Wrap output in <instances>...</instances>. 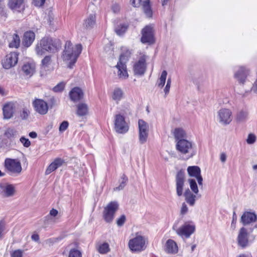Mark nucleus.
Masks as SVG:
<instances>
[{
    "label": "nucleus",
    "instance_id": "f257e3e1",
    "mask_svg": "<svg viewBox=\"0 0 257 257\" xmlns=\"http://www.w3.org/2000/svg\"><path fill=\"white\" fill-rule=\"evenodd\" d=\"M61 48V42L59 39L49 37H43L35 46V51L39 56H42L46 52L55 53Z\"/></svg>",
    "mask_w": 257,
    "mask_h": 257
},
{
    "label": "nucleus",
    "instance_id": "f03ea898",
    "mask_svg": "<svg viewBox=\"0 0 257 257\" xmlns=\"http://www.w3.org/2000/svg\"><path fill=\"white\" fill-rule=\"evenodd\" d=\"M82 49V47L80 44L74 46L70 41L66 42L62 58L64 61H70L68 66L69 68H72L76 63L78 56L81 53Z\"/></svg>",
    "mask_w": 257,
    "mask_h": 257
},
{
    "label": "nucleus",
    "instance_id": "7ed1b4c3",
    "mask_svg": "<svg viewBox=\"0 0 257 257\" xmlns=\"http://www.w3.org/2000/svg\"><path fill=\"white\" fill-rule=\"evenodd\" d=\"M176 148L181 154L185 155L186 159L193 157L196 154L192 143L186 139L178 141Z\"/></svg>",
    "mask_w": 257,
    "mask_h": 257
},
{
    "label": "nucleus",
    "instance_id": "20e7f679",
    "mask_svg": "<svg viewBox=\"0 0 257 257\" xmlns=\"http://www.w3.org/2000/svg\"><path fill=\"white\" fill-rule=\"evenodd\" d=\"M172 228L179 236L187 238L195 232L196 227L193 222L187 221L179 228H177V225L175 224Z\"/></svg>",
    "mask_w": 257,
    "mask_h": 257
},
{
    "label": "nucleus",
    "instance_id": "39448f33",
    "mask_svg": "<svg viewBox=\"0 0 257 257\" xmlns=\"http://www.w3.org/2000/svg\"><path fill=\"white\" fill-rule=\"evenodd\" d=\"M5 167L10 174L13 176L20 174L22 170L21 162L17 159H6Z\"/></svg>",
    "mask_w": 257,
    "mask_h": 257
},
{
    "label": "nucleus",
    "instance_id": "423d86ee",
    "mask_svg": "<svg viewBox=\"0 0 257 257\" xmlns=\"http://www.w3.org/2000/svg\"><path fill=\"white\" fill-rule=\"evenodd\" d=\"M118 207L119 204L117 201H111L107 205L103 211V218L106 222H110L112 221Z\"/></svg>",
    "mask_w": 257,
    "mask_h": 257
},
{
    "label": "nucleus",
    "instance_id": "0eeeda50",
    "mask_svg": "<svg viewBox=\"0 0 257 257\" xmlns=\"http://www.w3.org/2000/svg\"><path fill=\"white\" fill-rule=\"evenodd\" d=\"M146 241L144 237L141 235H137L135 238L130 239L128 242V246L133 251H141L145 250Z\"/></svg>",
    "mask_w": 257,
    "mask_h": 257
},
{
    "label": "nucleus",
    "instance_id": "6e6552de",
    "mask_svg": "<svg viewBox=\"0 0 257 257\" xmlns=\"http://www.w3.org/2000/svg\"><path fill=\"white\" fill-rule=\"evenodd\" d=\"M128 59L129 58L125 56V55L121 54L119 61L115 66L118 70L117 75L120 79H125L128 76L126 66Z\"/></svg>",
    "mask_w": 257,
    "mask_h": 257
},
{
    "label": "nucleus",
    "instance_id": "1a4fd4ad",
    "mask_svg": "<svg viewBox=\"0 0 257 257\" xmlns=\"http://www.w3.org/2000/svg\"><path fill=\"white\" fill-rule=\"evenodd\" d=\"M129 129V126L125 120L124 117L119 114H116L114 118V130L119 134H124Z\"/></svg>",
    "mask_w": 257,
    "mask_h": 257
},
{
    "label": "nucleus",
    "instance_id": "9d476101",
    "mask_svg": "<svg viewBox=\"0 0 257 257\" xmlns=\"http://www.w3.org/2000/svg\"><path fill=\"white\" fill-rule=\"evenodd\" d=\"M147 56L145 55L141 56L139 60L134 65L133 70L135 75H143L147 68L146 58Z\"/></svg>",
    "mask_w": 257,
    "mask_h": 257
},
{
    "label": "nucleus",
    "instance_id": "9b49d317",
    "mask_svg": "<svg viewBox=\"0 0 257 257\" xmlns=\"http://www.w3.org/2000/svg\"><path fill=\"white\" fill-rule=\"evenodd\" d=\"M18 53L15 52L7 54L2 62L3 67L8 69L15 66L18 63Z\"/></svg>",
    "mask_w": 257,
    "mask_h": 257
},
{
    "label": "nucleus",
    "instance_id": "f8f14e48",
    "mask_svg": "<svg viewBox=\"0 0 257 257\" xmlns=\"http://www.w3.org/2000/svg\"><path fill=\"white\" fill-rule=\"evenodd\" d=\"M132 5L134 7H138L142 6L143 11L146 16L151 18L152 16L153 12L150 5V0H131Z\"/></svg>",
    "mask_w": 257,
    "mask_h": 257
},
{
    "label": "nucleus",
    "instance_id": "ddd939ff",
    "mask_svg": "<svg viewBox=\"0 0 257 257\" xmlns=\"http://www.w3.org/2000/svg\"><path fill=\"white\" fill-rule=\"evenodd\" d=\"M141 42L144 43L153 44L155 42L153 27L146 26L142 31Z\"/></svg>",
    "mask_w": 257,
    "mask_h": 257
},
{
    "label": "nucleus",
    "instance_id": "4468645a",
    "mask_svg": "<svg viewBox=\"0 0 257 257\" xmlns=\"http://www.w3.org/2000/svg\"><path fill=\"white\" fill-rule=\"evenodd\" d=\"M218 118L219 122L223 124L227 125L232 120V112L229 109L222 108L218 111Z\"/></svg>",
    "mask_w": 257,
    "mask_h": 257
},
{
    "label": "nucleus",
    "instance_id": "2eb2a0df",
    "mask_svg": "<svg viewBox=\"0 0 257 257\" xmlns=\"http://www.w3.org/2000/svg\"><path fill=\"white\" fill-rule=\"evenodd\" d=\"M249 234L247 229L244 227L240 229L237 236V243L242 248H245L248 244Z\"/></svg>",
    "mask_w": 257,
    "mask_h": 257
},
{
    "label": "nucleus",
    "instance_id": "dca6fc26",
    "mask_svg": "<svg viewBox=\"0 0 257 257\" xmlns=\"http://www.w3.org/2000/svg\"><path fill=\"white\" fill-rule=\"evenodd\" d=\"M176 193L178 196L183 194V186L184 185V172L182 170L178 172L176 176Z\"/></svg>",
    "mask_w": 257,
    "mask_h": 257
},
{
    "label": "nucleus",
    "instance_id": "f3484780",
    "mask_svg": "<svg viewBox=\"0 0 257 257\" xmlns=\"http://www.w3.org/2000/svg\"><path fill=\"white\" fill-rule=\"evenodd\" d=\"M187 172L190 177L197 179L199 186L203 185V178L201 175V170L198 166H189L187 168Z\"/></svg>",
    "mask_w": 257,
    "mask_h": 257
},
{
    "label": "nucleus",
    "instance_id": "a211bd4d",
    "mask_svg": "<svg viewBox=\"0 0 257 257\" xmlns=\"http://www.w3.org/2000/svg\"><path fill=\"white\" fill-rule=\"evenodd\" d=\"M35 110L41 114H45L48 112L47 103L42 99H36L33 102Z\"/></svg>",
    "mask_w": 257,
    "mask_h": 257
},
{
    "label": "nucleus",
    "instance_id": "6ab92c4d",
    "mask_svg": "<svg viewBox=\"0 0 257 257\" xmlns=\"http://www.w3.org/2000/svg\"><path fill=\"white\" fill-rule=\"evenodd\" d=\"M257 220V215L254 212L249 211L244 212L240 218V222L244 225L254 222Z\"/></svg>",
    "mask_w": 257,
    "mask_h": 257
},
{
    "label": "nucleus",
    "instance_id": "aec40b11",
    "mask_svg": "<svg viewBox=\"0 0 257 257\" xmlns=\"http://www.w3.org/2000/svg\"><path fill=\"white\" fill-rule=\"evenodd\" d=\"M15 193V188L11 184L1 183L0 193L6 197L13 196Z\"/></svg>",
    "mask_w": 257,
    "mask_h": 257
},
{
    "label": "nucleus",
    "instance_id": "412c9836",
    "mask_svg": "<svg viewBox=\"0 0 257 257\" xmlns=\"http://www.w3.org/2000/svg\"><path fill=\"white\" fill-rule=\"evenodd\" d=\"M35 39V34L32 31H28L24 33L22 39V45L26 48L29 47Z\"/></svg>",
    "mask_w": 257,
    "mask_h": 257
},
{
    "label": "nucleus",
    "instance_id": "4be33fe9",
    "mask_svg": "<svg viewBox=\"0 0 257 257\" xmlns=\"http://www.w3.org/2000/svg\"><path fill=\"white\" fill-rule=\"evenodd\" d=\"M65 163V160L60 158H56L47 167L45 171V175L50 174L52 172L56 170L57 168L62 166Z\"/></svg>",
    "mask_w": 257,
    "mask_h": 257
},
{
    "label": "nucleus",
    "instance_id": "5701e85b",
    "mask_svg": "<svg viewBox=\"0 0 257 257\" xmlns=\"http://www.w3.org/2000/svg\"><path fill=\"white\" fill-rule=\"evenodd\" d=\"M24 0H9V7L14 11L21 12L24 10Z\"/></svg>",
    "mask_w": 257,
    "mask_h": 257
},
{
    "label": "nucleus",
    "instance_id": "b1692460",
    "mask_svg": "<svg viewBox=\"0 0 257 257\" xmlns=\"http://www.w3.org/2000/svg\"><path fill=\"white\" fill-rule=\"evenodd\" d=\"M248 74V70L244 67H241L239 68L238 70L235 73L234 77L240 83L243 84Z\"/></svg>",
    "mask_w": 257,
    "mask_h": 257
},
{
    "label": "nucleus",
    "instance_id": "393cba45",
    "mask_svg": "<svg viewBox=\"0 0 257 257\" xmlns=\"http://www.w3.org/2000/svg\"><path fill=\"white\" fill-rule=\"evenodd\" d=\"M69 96L71 100L76 101L82 98L83 92L81 88L76 87L70 91Z\"/></svg>",
    "mask_w": 257,
    "mask_h": 257
},
{
    "label": "nucleus",
    "instance_id": "a878e982",
    "mask_svg": "<svg viewBox=\"0 0 257 257\" xmlns=\"http://www.w3.org/2000/svg\"><path fill=\"white\" fill-rule=\"evenodd\" d=\"M165 250L168 253H176L178 251V246L173 240L169 239L166 243Z\"/></svg>",
    "mask_w": 257,
    "mask_h": 257
},
{
    "label": "nucleus",
    "instance_id": "bb28decb",
    "mask_svg": "<svg viewBox=\"0 0 257 257\" xmlns=\"http://www.w3.org/2000/svg\"><path fill=\"white\" fill-rule=\"evenodd\" d=\"M8 39L9 41V47L15 48H18L19 47L21 41L20 37L17 34L14 33L9 35Z\"/></svg>",
    "mask_w": 257,
    "mask_h": 257
},
{
    "label": "nucleus",
    "instance_id": "cd10ccee",
    "mask_svg": "<svg viewBox=\"0 0 257 257\" xmlns=\"http://www.w3.org/2000/svg\"><path fill=\"white\" fill-rule=\"evenodd\" d=\"M185 200L186 202L191 206H193L195 204L196 195L192 193L189 189H187L184 193Z\"/></svg>",
    "mask_w": 257,
    "mask_h": 257
},
{
    "label": "nucleus",
    "instance_id": "c85d7f7f",
    "mask_svg": "<svg viewBox=\"0 0 257 257\" xmlns=\"http://www.w3.org/2000/svg\"><path fill=\"white\" fill-rule=\"evenodd\" d=\"M14 105L12 103L6 104L3 107L4 117L5 119H10L14 113Z\"/></svg>",
    "mask_w": 257,
    "mask_h": 257
},
{
    "label": "nucleus",
    "instance_id": "c756f323",
    "mask_svg": "<svg viewBox=\"0 0 257 257\" xmlns=\"http://www.w3.org/2000/svg\"><path fill=\"white\" fill-rule=\"evenodd\" d=\"M88 112V107L86 104L81 103L77 105L76 114L78 116L86 115Z\"/></svg>",
    "mask_w": 257,
    "mask_h": 257
},
{
    "label": "nucleus",
    "instance_id": "7c9ffc66",
    "mask_svg": "<svg viewBox=\"0 0 257 257\" xmlns=\"http://www.w3.org/2000/svg\"><path fill=\"white\" fill-rule=\"evenodd\" d=\"M35 70V66L33 63H28L25 64L22 67V71L30 77L33 75Z\"/></svg>",
    "mask_w": 257,
    "mask_h": 257
},
{
    "label": "nucleus",
    "instance_id": "2f4dec72",
    "mask_svg": "<svg viewBox=\"0 0 257 257\" xmlns=\"http://www.w3.org/2000/svg\"><path fill=\"white\" fill-rule=\"evenodd\" d=\"M95 16L94 14H90L84 21L83 27L88 29L92 28L95 24Z\"/></svg>",
    "mask_w": 257,
    "mask_h": 257
},
{
    "label": "nucleus",
    "instance_id": "473e14b6",
    "mask_svg": "<svg viewBox=\"0 0 257 257\" xmlns=\"http://www.w3.org/2000/svg\"><path fill=\"white\" fill-rule=\"evenodd\" d=\"M174 136L176 143L179 140H186V134L182 128H175L174 132Z\"/></svg>",
    "mask_w": 257,
    "mask_h": 257
},
{
    "label": "nucleus",
    "instance_id": "72a5a7b5",
    "mask_svg": "<svg viewBox=\"0 0 257 257\" xmlns=\"http://www.w3.org/2000/svg\"><path fill=\"white\" fill-rule=\"evenodd\" d=\"M248 116V112L246 110H241L238 111L236 116V121L238 122L245 121Z\"/></svg>",
    "mask_w": 257,
    "mask_h": 257
},
{
    "label": "nucleus",
    "instance_id": "f704fd0d",
    "mask_svg": "<svg viewBox=\"0 0 257 257\" xmlns=\"http://www.w3.org/2000/svg\"><path fill=\"white\" fill-rule=\"evenodd\" d=\"M123 91L119 88H116L114 89L112 98L116 101H119L123 96Z\"/></svg>",
    "mask_w": 257,
    "mask_h": 257
},
{
    "label": "nucleus",
    "instance_id": "c9c22d12",
    "mask_svg": "<svg viewBox=\"0 0 257 257\" xmlns=\"http://www.w3.org/2000/svg\"><path fill=\"white\" fill-rule=\"evenodd\" d=\"M139 132H149L148 124L143 119H139L138 121Z\"/></svg>",
    "mask_w": 257,
    "mask_h": 257
},
{
    "label": "nucleus",
    "instance_id": "e433bc0d",
    "mask_svg": "<svg viewBox=\"0 0 257 257\" xmlns=\"http://www.w3.org/2000/svg\"><path fill=\"white\" fill-rule=\"evenodd\" d=\"M128 25L126 24H120L115 28V33L119 36L123 35L127 30Z\"/></svg>",
    "mask_w": 257,
    "mask_h": 257
},
{
    "label": "nucleus",
    "instance_id": "4c0bfd02",
    "mask_svg": "<svg viewBox=\"0 0 257 257\" xmlns=\"http://www.w3.org/2000/svg\"><path fill=\"white\" fill-rule=\"evenodd\" d=\"M188 182L190 184V189L192 192L194 194H197L199 192V190L196 181L193 179H189L188 180Z\"/></svg>",
    "mask_w": 257,
    "mask_h": 257
},
{
    "label": "nucleus",
    "instance_id": "58836bf2",
    "mask_svg": "<svg viewBox=\"0 0 257 257\" xmlns=\"http://www.w3.org/2000/svg\"><path fill=\"white\" fill-rule=\"evenodd\" d=\"M98 251L100 253L105 254L109 251V244L104 242L100 245L98 248Z\"/></svg>",
    "mask_w": 257,
    "mask_h": 257
},
{
    "label": "nucleus",
    "instance_id": "ea45409f",
    "mask_svg": "<svg viewBox=\"0 0 257 257\" xmlns=\"http://www.w3.org/2000/svg\"><path fill=\"white\" fill-rule=\"evenodd\" d=\"M149 136V132H139V140L141 144L146 143Z\"/></svg>",
    "mask_w": 257,
    "mask_h": 257
},
{
    "label": "nucleus",
    "instance_id": "a19ab883",
    "mask_svg": "<svg viewBox=\"0 0 257 257\" xmlns=\"http://www.w3.org/2000/svg\"><path fill=\"white\" fill-rule=\"evenodd\" d=\"M167 75V72L166 70L162 71L161 77L159 78V82L158 83V86L163 87L165 84L166 79Z\"/></svg>",
    "mask_w": 257,
    "mask_h": 257
},
{
    "label": "nucleus",
    "instance_id": "79ce46f5",
    "mask_svg": "<svg viewBox=\"0 0 257 257\" xmlns=\"http://www.w3.org/2000/svg\"><path fill=\"white\" fill-rule=\"evenodd\" d=\"M121 180L122 181L120 185L118 187L114 188V190H120L124 188L128 180L127 177L124 174H123L121 177Z\"/></svg>",
    "mask_w": 257,
    "mask_h": 257
},
{
    "label": "nucleus",
    "instance_id": "37998d69",
    "mask_svg": "<svg viewBox=\"0 0 257 257\" xmlns=\"http://www.w3.org/2000/svg\"><path fill=\"white\" fill-rule=\"evenodd\" d=\"M65 86V83L61 82L53 88V91L55 92H59L63 90Z\"/></svg>",
    "mask_w": 257,
    "mask_h": 257
},
{
    "label": "nucleus",
    "instance_id": "c03bdc74",
    "mask_svg": "<svg viewBox=\"0 0 257 257\" xmlns=\"http://www.w3.org/2000/svg\"><path fill=\"white\" fill-rule=\"evenodd\" d=\"M17 131L11 128L8 129L5 133V135L6 137H7L9 139H11L15 137V136L16 135Z\"/></svg>",
    "mask_w": 257,
    "mask_h": 257
},
{
    "label": "nucleus",
    "instance_id": "a18cd8bd",
    "mask_svg": "<svg viewBox=\"0 0 257 257\" xmlns=\"http://www.w3.org/2000/svg\"><path fill=\"white\" fill-rule=\"evenodd\" d=\"M81 252L77 249H72L69 252V257H81Z\"/></svg>",
    "mask_w": 257,
    "mask_h": 257
},
{
    "label": "nucleus",
    "instance_id": "49530a36",
    "mask_svg": "<svg viewBox=\"0 0 257 257\" xmlns=\"http://www.w3.org/2000/svg\"><path fill=\"white\" fill-rule=\"evenodd\" d=\"M24 251L21 249H17L11 253V257H23Z\"/></svg>",
    "mask_w": 257,
    "mask_h": 257
},
{
    "label": "nucleus",
    "instance_id": "de8ad7c7",
    "mask_svg": "<svg viewBox=\"0 0 257 257\" xmlns=\"http://www.w3.org/2000/svg\"><path fill=\"white\" fill-rule=\"evenodd\" d=\"M20 141L25 147L28 148L31 145V142L29 140L24 137H22L20 138Z\"/></svg>",
    "mask_w": 257,
    "mask_h": 257
},
{
    "label": "nucleus",
    "instance_id": "09e8293b",
    "mask_svg": "<svg viewBox=\"0 0 257 257\" xmlns=\"http://www.w3.org/2000/svg\"><path fill=\"white\" fill-rule=\"evenodd\" d=\"M256 141V137L253 134H249L246 140V142L248 144H252L255 143Z\"/></svg>",
    "mask_w": 257,
    "mask_h": 257
},
{
    "label": "nucleus",
    "instance_id": "8fccbe9b",
    "mask_svg": "<svg viewBox=\"0 0 257 257\" xmlns=\"http://www.w3.org/2000/svg\"><path fill=\"white\" fill-rule=\"evenodd\" d=\"M51 57L50 56H45L42 60V64L45 66H48L51 62Z\"/></svg>",
    "mask_w": 257,
    "mask_h": 257
},
{
    "label": "nucleus",
    "instance_id": "3c124183",
    "mask_svg": "<svg viewBox=\"0 0 257 257\" xmlns=\"http://www.w3.org/2000/svg\"><path fill=\"white\" fill-rule=\"evenodd\" d=\"M6 229V222L4 220H1L0 221V238H2L3 237V232Z\"/></svg>",
    "mask_w": 257,
    "mask_h": 257
},
{
    "label": "nucleus",
    "instance_id": "603ef678",
    "mask_svg": "<svg viewBox=\"0 0 257 257\" xmlns=\"http://www.w3.org/2000/svg\"><path fill=\"white\" fill-rule=\"evenodd\" d=\"M126 218L124 215H122L116 221L117 225L121 226L125 222Z\"/></svg>",
    "mask_w": 257,
    "mask_h": 257
},
{
    "label": "nucleus",
    "instance_id": "864d4df0",
    "mask_svg": "<svg viewBox=\"0 0 257 257\" xmlns=\"http://www.w3.org/2000/svg\"><path fill=\"white\" fill-rule=\"evenodd\" d=\"M68 122L66 121H63L60 125L59 131L63 132L65 131L68 126Z\"/></svg>",
    "mask_w": 257,
    "mask_h": 257
},
{
    "label": "nucleus",
    "instance_id": "5fc2aeb1",
    "mask_svg": "<svg viewBox=\"0 0 257 257\" xmlns=\"http://www.w3.org/2000/svg\"><path fill=\"white\" fill-rule=\"evenodd\" d=\"M171 78H168L167 82V84L164 89V92L165 94L167 95L170 90V86H171Z\"/></svg>",
    "mask_w": 257,
    "mask_h": 257
},
{
    "label": "nucleus",
    "instance_id": "6e6d98bb",
    "mask_svg": "<svg viewBox=\"0 0 257 257\" xmlns=\"http://www.w3.org/2000/svg\"><path fill=\"white\" fill-rule=\"evenodd\" d=\"M45 1L46 0H34L33 3L34 5L37 7H41L44 4Z\"/></svg>",
    "mask_w": 257,
    "mask_h": 257
},
{
    "label": "nucleus",
    "instance_id": "4d7b16f0",
    "mask_svg": "<svg viewBox=\"0 0 257 257\" xmlns=\"http://www.w3.org/2000/svg\"><path fill=\"white\" fill-rule=\"evenodd\" d=\"M188 207L185 203H183L182 205L181 209V214L182 215L185 214L188 211Z\"/></svg>",
    "mask_w": 257,
    "mask_h": 257
},
{
    "label": "nucleus",
    "instance_id": "13d9d810",
    "mask_svg": "<svg viewBox=\"0 0 257 257\" xmlns=\"http://www.w3.org/2000/svg\"><path fill=\"white\" fill-rule=\"evenodd\" d=\"M28 116L27 110L23 109L22 112L21 113V117L23 119H26Z\"/></svg>",
    "mask_w": 257,
    "mask_h": 257
},
{
    "label": "nucleus",
    "instance_id": "bf43d9fd",
    "mask_svg": "<svg viewBox=\"0 0 257 257\" xmlns=\"http://www.w3.org/2000/svg\"><path fill=\"white\" fill-rule=\"evenodd\" d=\"M120 9V7L117 4H114L112 6V10L115 13H117Z\"/></svg>",
    "mask_w": 257,
    "mask_h": 257
},
{
    "label": "nucleus",
    "instance_id": "052dcab7",
    "mask_svg": "<svg viewBox=\"0 0 257 257\" xmlns=\"http://www.w3.org/2000/svg\"><path fill=\"white\" fill-rule=\"evenodd\" d=\"M251 91L254 93H257V78L251 87Z\"/></svg>",
    "mask_w": 257,
    "mask_h": 257
},
{
    "label": "nucleus",
    "instance_id": "680f3d73",
    "mask_svg": "<svg viewBox=\"0 0 257 257\" xmlns=\"http://www.w3.org/2000/svg\"><path fill=\"white\" fill-rule=\"evenodd\" d=\"M226 160V155L225 153H222L220 155V160L222 163H224Z\"/></svg>",
    "mask_w": 257,
    "mask_h": 257
},
{
    "label": "nucleus",
    "instance_id": "e2e57ef3",
    "mask_svg": "<svg viewBox=\"0 0 257 257\" xmlns=\"http://www.w3.org/2000/svg\"><path fill=\"white\" fill-rule=\"evenodd\" d=\"M58 211L56 209H52L50 210V214L52 216H56L58 214Z\"/></svg>",
    "mask_w": 257,
    "mask_h": 257
},
{
    "label": "nucleus",
    "instance_id": "0e129e2a",
    "mask_svg": "<svg viewBox=\"0 0 257 257\" xmlns=\"http://www.w3.org/2000/svg\"><path fill=\"white\" fill-rule=\"evenodd\" d=\"M237 221V216L235 213V212L234 211L233 213V216H232V223L231 225H232L233 224H235Z\"/></svg>",
    "mask_w": 257,
    "mask_h": 257
},
{
    "label": "nucleus",
    "instance_id": "69168bd1",
    "mask_svg": "<svg viewBox=\"0 0 257 257\" xmlns=\"http://www.w3.org/2000/svg\"><path fill=\"white\" fill-rule=\"evenodd\" d=\"M32 239L35 241H38L39 240V236L37 234H34L31 236Z\"/></svg>",
    "mask_w": 257,
    "mask_h": 257
},
{
    "label": "nucleus",
    "instance_id": "338daca9",
    "mask_svg": "<svg viewBox=\"0 0 257 257\" xmlns=\"http://www.w3.org/2000/svg\"><path fill=\"white\" fill-rule=\"evenodd\" d=\"M122 54L125 55V56H126V57L130 58L131 56L132 52H131V51L127 50L125 52L122 53Z\"/></svg>",
    "mask_w": 257,
    "mask_h": 257
},
{
    "label": "nucleus",
    "instance_id": "774afa93",
    "mask_svg": "<svg viewBox=\"0 0 257 257\" xmlns=\"http://www.w3.org/2000/svg\"><path fill=\"white\" fill-rule=\"evenodd\" d=\"M29 136H30V137H31V138H33V139H35V138H36L37 137V134L36 132H30L29 134Z\"/></svg>",
    "mask_w": 257,
    "mask_h": 257
}]
</instances>
